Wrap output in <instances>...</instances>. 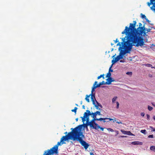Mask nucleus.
<instances>
[{
    "mask_svg": "<svg viewBox=\"0 0 155 155\" xmlns=\"http://www.w3.org/2000/svg\"><path fill=\"white\" fill-rule=\"evenodd\" d=\"M137 24L136 21H134L133 23H130L129 27L126 26L125 29L121 34H125L126 36L125 37L121 38L122 41V43L124 41L125 38H127V41L133 44V45L136 47H142L144 45V39L143 36H145L146 33L144 30L146 29L144 25L142 26L141 23H139V27L135 28Z\"/></svg>",
    "mask_w": 155,
    "mask_h": 155,
    "instance_id": "1",
    "label": "nucleus"
},
{
    "mask_svg": "<svg viewBox=\"0 0 155 155\" xmlns=\"http://www.w3.org/2000/svg\"><path fill=\"white\" fill-rule=\"evenodd\" d=\"M79 129V125L74 128H71V129L72 130V131L68 133L66 136H63L61 138L60 141L58 142L57 144L52 147L57 153H58V146L65 143L64 142V141L69 139L72 140L73 141L75 140L78 131Z\"/></svg>",
    "mask_w": 155,
    "mask_h": 155,
    "instance_id": "2",
    "label": "nucleus"
},
{
    "mask_svg": "<svg viewBox=\"0 0 155 155\" xmlns=\"http://www.w3.org/2000/svg\"><path fill=\"white\" fill-rule=\"evenodd\" d=\"M133 46H134L133 44L129 41L127 40L125 42L124 45V50H121L119 55L112 60L113 64H114L120 59H123L124 55L127 53H130Z\"/></svg>",
    "mask_w": 155,
    "mask_h": 155,
    "instance_id": "3",
    "label": "nucleus"
},
{
    "mask_svg": "<svg viewBox=\"0 0 155 155\" xmlns=\"http://www.w3.org/2000/svg\"><path fill=\"white\" fill-rule=\"evenodd\" d=\"M83 124L79 125V129H78L77 134L76 135L75 140L79 141L81 145L84 146V148L86 150L87 149L89 145L85 141L83 140L84 137V136L83 133L81 131V127Z\"/></svg>",
    "mask_w": 155,
    "mask_h": 155,
    "instance_id": "4",
    "label": "nucleus"
},
{
    "mask_svg": "<svg viewBox=\"0 0 155 155\" xmlns=\"http://www.w3.org/2000/svg\"><path fill=\"white\" fill-rule=\"evenodd\" d=\"M93 119L89 122L87 124H83V126H84V127H86L87 128V126L89 125L91 128L93 129L95 126H97L98 124L96 123L95 122V120H98L102 121V120H103L104 119H102V118H96V117H93Z\"/></svg>",
    "mask_w": 155,
    "mask_h": 155,
    "instance_id": "5",
    "label": "nucleus"
},
{
    "mask_svg": "<svg viewBox=\"0 0 155 155\" xmlns=\"http://www.w3.org/2000/svg\"><path fill=\"white\" fill-rule=\"evenodd\" d=\"M90 115H91L90 111L88 110H86V112H85L84 114L83 117H81L82 118V121L84 122L86 120L85 118H86L87 122H88L89 120L88 117Z\"/></svg>",
    "mask_w": 155,
    "mask_h": 155,
    "instance_id": "6",
    "label": "nucleus"
},
{
    "mask_svg": "<svg viewBox=\"0 0 155 155\" xmlns=\"http://www.w3.org/2000/svg\"><path fill=\"white\" fill-rule=\"evenodd\" d=\"M54 153L57 154L58 153L52 147L50 150H48L45 151L43 155H51Z\"/></svg>",
    "mask_w": 155,
    "mask_h": 155,
    "instance_id": "7",
    "label": "nucleus"
},
{
    "mask_svg": "<svg viewBox=\"0 0 155 155\" xmlns=\"http://www.w3.org/2000/svg\"><path fill=\"white\" fill-rule=\"evenodd\" d=\"M106 80L108 82H106L105 83L106 84H110L112 82L114 81V80H113L111 77H110L106 79Z\"/></svg>",
    "mask_w": 155,
    "mask_h": 155,
    "instance_id": "8",
    "label": "nucleus"
},
{
    "mask_svg": "<svg viewBox=\"0 0 155 155\" xmlns=\"http://www.w3.org/2000/svg\"><path fill=\"white\" fill-rule=\"evenodd\" d=\"M96 102L97 104L95 103L94 104L95 107H96V108L97 109L100 110V109L98 108L99 107H101V108H102V105L100 104L96 100Z\"/></svg>",
    "mask_w": 155,
    "mask_h": 155,
    "instance_id": "9",
    "label": "nucleus"
},
{
    "mask_svg": "<svg viewBox=\"0 0 155 155\" xmlns=\"http://www.w3.org/2000/svg\"><path fill=\"white\" fill-rule=\"evenodd\" d=\"M125 39L124 40V42L123 43V44L122 43V42H121V44L120 43V42H119L118 43H117V46H118V45H119V46H120V47H119V50H120V48H122V49L123 48H123H124V42H125L126 41H125V40L126 39L127 40V38H125Z\"/></svg>",
    "mask_w": 155,
    "mask_h": 155,
    "instance_id": "10",
    "label": "nucleus"
},
{
    "mask_svg": "<svg viewBox=\"0 0 155 155\" xmlns=\"http://www.w3.org/2000/svg\"><path fill=\"white\" fill-rule=\"evenodd\" d=\"M102 119H104L103 120H102V121H103L104 123L108 122L109 121L113 120V119L110 118H102Z\"/></svg>",
    "mask_w": 155,
    "mask_h": 155,
    "instance_id": "11",
    "label": "nucleus"
},
{
    "mask_svg": "<svg viewBox=\"0 0 155 155\" xmlns=\"http://www.w3.org/2000/svg\"><path fill=\"white\" fill-rule=\"evenodd\" d=\"M90 95L91 96V99L92 102L93 104H94L95 102L94 101V98L95 100V101L96 100L95 98V97L94 94H91Z\"/></svg>",
    "mask_w": 155,
    "mask_h": 155,
    "instance_id": "12",
    "label": "nucleus"
},
{
    "mask_svg": "<svg viewBox=\"0 0 155 155\" xmlns=\"http://www.w3.org/2000/svg\"><path fill=\"white\" fill-rule=\"evenodd\" d=\"M97 83V81H95L94 82V83L93 84V87H92V91H91V94H93V92L94 91H95V89L96 88V87H95V85H96Z\"/></svg>",
    "mask_w": 155,
    "mask_h": 155,
    "instance_id": "13",
    "label": "nucleus"
},
{
    "mask_svg": "<svg viewBox=\"0 0 155 155\" xmlns=\"http://www.w3.org/2000/svg\"><path fill=\"white\" fill-rule=\"evenodd\" d=\"M99 128H100L101 130L102 131H103L104 129V128L102 127H101L98 124H97V126H95L93 129H95V130H98Z\"/></svg>",
    "mask_w": 155,
    "mask_h": 155,
    "instance_id": "14",
    "label": "nucleus"
},
{
    "mask_svg": "<svg viewBox=\"0 0 155 155\" xmlns=\"http://www.w3.org/2000/svg\"><path fill=\"white\" fill-rule=\"evenodd\" d=\"M132 144H133L134 145H139V144L141 145L142 144V143L141 142H140L139 141H134V142H132Z\"/></svg>",
    "mask_w": 155,
    "mask_h": 155,
    "instance_id": "15",
    "label": "nucleus"
},
{
    "mask_svg": "<svg viewBox=\"0 0 155 155\" xmlns=\"http://www.w3.org/2000/svg\"><path fill=\"white\" fill-rule=\"evenodd\" d=\"M145 28L146 29L144 30V32L146 33V35H145V36L147 35L146 34L148 32H150V31L151 30V29H149L148 28H147L145 27Z\"/></svg>",
    "mask_w": 155,
    "mask_h": 155,
    "instance_id": "16",
    "label": "nucleus"
},
{
    "mask_svg": "<svg viewBox=\"0 0 155 155\" xmlns=\"http://www.w3.org/2000/svg\"><path fill=\"white\" fill-rule=\"evenodd\" d=\"M90 95H86V97L85 98V100L88 102H90L89 99V97Z\"/></svg>",
    "mask_w": 155,
    "mask_h": 155,
    "instance_id": "17",
    "label": "nucleus"
},
{
    "mask_svg": "<svg viewBox=\"0 0 155 155\" xmlns=\"http://www.w3.org/2000/svg\"><path fill=\"white\" fill-rule=\"evenodd\" d=\"M150 149L153 151L155 152V146H152L150 147Z\"/></svg>",
    "mask_w": 155,
    "mask_h": 155,
    "instance_id": "18",
    "label": "nucleus"
},
{
    "mask_svg": "<svg viewBox=\"0 0 155 155\" xmlns=\"http://www.w3.org/2000/svg\"><path fill=\"white\" fill-rule=\"evenodd\" d=\"M104 74H101L100 76H98L97 78V79H99L101 78H102L103 79H104Z\"/></svg>",
    "mask_w": 155,
    "mask_h": 155,
    "instance_id": "19",
    "label": "nucleus"
},
{
    "mask_svg": "<svg viewBox=\"0 0 155 155\" xmlns=\"http://www.w3.org/2000/svg\"><path fill=\"white\" fill-rule=\"evenodd\" d=\"M153 5V6L150 7V8L152 10H153L154 9V8H155V2H153V3L152 4Z\"/></svg>",
    "mask_w": 155,
    "mask_h": 155,
    "instance_id": "20",
    "label": "nucleus"
},
{
    "mask_svg": "<svg viewBox=\"0 0 155 155\" xmlns=\"http://www.w3.org/2000/svg\"><path fill=\"white\" fill-rule=\"evenodd\" d=\"M78 108L77 107H75L74 108V109L71 110V111L73 112H74L75 113V114H76V112H77V110Z\"/></svg>",
    "mask_w": 155,
    "mask_h": 155,
    "instance_id": "21",
    "label": "nucleus"
},
{
    "mask_svg": "<svg viewBox=\"0 0 155 155\" xmlns=\"http://www.w3.org/2000/svg\"><path fill=\"white\" fill-rule=\"evenodd\" d=\"M95 117H96L97 114H98V115H100L101 114L100 111H97L96 112H95Z\"/></svg>",
    "mask_w": 155,
    "mask_h": 155,
    "instance_id": "22",
    "label": "nucleus"
},
{
    "mask_svg": "<svg viewBox=\"0 0 155 155\" xmlns=\"http://www.w3.org/2000/svg\"><path fill=\"white\" fill-rule=\"evenodd\" d=\"M111 73L110 72H109L107 74L106 77H108V78L111 77L110 76L111 75Z\"/></svg>",
    "mask_w": 155,
    "mask_h": 155,
    "instance_id": "23",
    "label": "nucleus"
},
{
    "mask_svg": "<svg viewBox=\"0 0 155 155\" xmlns=\"http://www.w3.org/2000/svg\"><path fill=\"white\" fill-rule=\"evenodd\" d=\"M117 98V97L115 96L112 99V101L113 103H114V102L116 101Z\"/></svg>",
    "mask_w": 155,
    "mask_h": 155,
    "instance_id": "24",
    "label": "nucleus"
},
{
    "mask_svg": "<svg viewBox=\"0 0 155 155\" xmlns=\"http://www.w3.org/2000/svg\"><path fill=\"white\" fill-rule=\"evenodd\" d=\"M141 133L145 134H146V130H142L140 131Z\"/></svg>",
    "mask_w": 155,
    "mask_h": 155,
    "instance_id": "25",
    "label": "nucleus"
},
{
    "mask_svg": "<svg viewBox=\"0 0 155 155\" xmlns=\"http://www.w3.org/2000/svg\"><path fill=\"white\" fill-rule=\"evenodd\" d=\"M127 134L129 135H131L132 136L134 134L132 133L130 131H127Z\"/></svg>",
    "mask_w": 155,
    "mask_h": 155,
    "instance_id": "26",
    "label": "nucleus"
},
{
    "mask_svg": "<svg viewBox=\"0 0 155 155\" xmlns=\"http://www.w3.org/2000/svg\"><path fill=\"white\" fill-rule=\"evenodd\" d=\"M113 64H113V63H112L110 67V68H109V72H112L113 71V70L112 69H111V68Z\"/></svg>",
    "mask_w": 155,
    "mask_h": 155,
    "instance_id": "27",
    "label": "nucleus"
},
{
    "mask_svg": "<svg viewBox=\"0 0 155 155\" xmlns=\"http://www.w3.org/2000/svg\"><path fill=\"white\" fill-rule=\"evenodd\" d=\"M141 18L143 19V18L145 19L146 18V16L145 15H143L142 13L141 14Z\"/></svg>",
    "mask_w": 155,
    "mask_h": 155,
    "instance_id": "28",
    "label": "nucleus"
},
{
    "mask_svg": "<svg viewBox=\"0 0 155 155\" xmlns=\"http://www.w3.org/2000/svg\"><path fill=\"white\" fill-rule=\"evenodd\" d=\"M145 66L148 67H152V65L150 64H145Z\"/></svg>",
    "mask_w": 155,
    "mask_h": 155,
    "instance_id": "29",
    "label": "nucleus"
},
{
    "mask_svg": "<svg viewBox=\"0 0 155 155\" xmlns=\"http://www.w3.org/2000/svg\"><path fill=\"white\" fill-rule=\"evenodd\" d=\"M148 109L150 111H151L153 109V107L151 106H148Z\"/></svg>",
    "mask_w": 155,
    "mask_h": 155,
    "instance_id": "30",
    "label": "nucleus"
},
{
    "mask_svg": "<svg viewBox=\"0 0 155 155\" xmlns=\"http://www.w3.org/2000/svg\"><path fill=\"white\" fill-rule=\"evenodd\" d=\"M121 131L122 132L123 134H127V131H125V130H121Z\"/></svg>",
    "mask_w": 155,
    "mask_h": 155,
    "instance_id": "31",
    "label": "nucleus"
},
{
    "mask_svg": "<svg viewBox=\"0 0 155 155\" xmlns=\"http://www.w3.org/2000/svg\"><path fill=\"white\" fill-rule=\"evenodd\" d=\"M99 83L101 85L103 84H106L105 82L104 81H103L102 82H100Z\"/></svg>",
    "mask_w": 155,
    "mask_h": 155,
    "instance_id": "32",
    "label": "nucleus"
},
{
    "mask_svg": "<svg viewBox=\"0 0 155 155\" xmlns=\"http://www.w3.org/2000/svg\"><path fill=\"white\" fill-rule=\"evenodd\" d=\"M101 85H100V84L99 83L98 84L95 85V87L96 88L99 87L101 86Z\"/></svg>",
    "mask_w": 155,
    "mask_h": 155,
    "instance_id": "33",
    "label": "nucleus"
},
{
    "mask_svg": "<svg viewBox=\"0 0 155 155\" xmlns=\"http://www.w3.org/2000/svg\"><path fill=\"white\" fill-rule=\"evenodd\" d=\"M107 129L108 130L110 131L111 132H113L114 131V130L111 128H107Z\"/></svg>",
    "mask_w": 155,
    "mask_h": 155,
    "instance_id": "34",
    "label": "nucleus"
},
{
    "mask_svg": "<svg viewBox=\"0 0 155 155\" xmlns=\"http://www.w3.org/2000/svg\"><path fill=\"white\" fill-rule=\"evenodd\" d=\"M126 74L131 75L132 74V72H128L126 73Z\"/></svg>",
    "mask_w": 155,
    "mask_h": 155,
    "instance_id": "35",
    "label": "nucleus"
},
{
    "mask_svg": "<svg viewBox=\"0 0 155 155\" xmlns=\"http://www.w3.org/2000/svg\"><path fill=\"white\" fill-rule=\"evenodd\" d=\"M116 104H117L116 108H117L118 109L119 107V102L117 101L116 102Z\"/></svg>",
    "mask_w": 155,
    "mask_h": 155,
    "instance_id": "36",
    "label": "nucleus"
},
{
    "mask_svg": "<svg viewBox=\"0 0 155 155\" xmlns=\"http://www.w3.org/2000/svg\"><path fill=\"white\" fill-rule=\"evenodd\" d=\"M148 138H153V134L150 135L148 137Z\"/></svg>",
    "mask_w": 155,
    "mask_h": 155,
    "instance_id": "37",
    "label": "nucleus"
},
{
    "mask_svg": "<svg viewBox=\"0 0 155 155\" xmlns=\"http://www.w3.org/2000/svg\"><path fill=\"white\" fill-rule=\"evenodd\" d=\"M153 3H152V2L151 1H150V2H148L147 3V5H148V6H150V5H151L153 4Z\"/></svg>",
    "mask_w": 155,
    "mask_h": 155,
    "instance_id": "38",
    "label": "nucleus"
},
{
    "mask_svg": "<svg viewBox=\"0 0 155 155\" xmlns=\"http://www.w3.org/2000/svg\"><path fill=\"white\" fill-rule=\"evenodd\" d=\"M91 115H93V116H91L92 117H95V112L94 113H91Z\"/></svg>",
    "mask_w": 155,
    "mask_h": 155,
    "instance_id": "39",
    "label": "nucleus"
},
{
    "mask_svg": "<svg viewBox=\"0 0 155 155\" xmlns=\"http://www.w3.org/2000/svg\"><path fill=\"white\" fill-rule=\"evenodd\" d=\"M147 120H149L150 118V116L148 114H147Z\"/></svg>",
    "mask_w": 155,
    "mask_h": 155,
    "instance_id": "40",
    "label": "nucleus"
},
{
    "mask_svg": "<svg viewBox=\"0 0 155 155\" xmlns=\"http://www.w3.org/2000/svg\"><path fill=\"white\" fill-rule=\"evenodd\" d=\"M140 115L142 117H144V115H145V114L143 112H142V113H141Z\"/></svg>",
    "mask_w": 155,
    "mask_h": 155,
    "instance_id": "41",
    "label": "nucleus"
},
{
    "mask_svg": "<svg viewBox=\"0 0 155 155\" xmlns=\"http://www.w3.org/2000/svg\"><path fill=\"white\" fill-rule=\"evenodd\" d=\"M145 19L146 21L148 23H150V21L147 18H146Z\"/></svg>",
    "mask_w": 155,
    "mask_h": 155,
    "instance_id": "42",
    "label": "nucleus"
},
{
    "mask_svg": "<svg viewBox=\"0 0 155 155\" xmlns=\"http://www.w3.org/2000/svg\"><path fill=\"white\" fill-rule=\"evenodd\" d=\"M114 41V43H117V42H118L119 41L118 40L117 38L116 39V40L115 41Z\"/></svg>",
    "mask_w": 155,
    "mask_h": 155,
    "instance_id": "43",
    "label": "nucleus"
},
{
    "mask_svg": "<svg viewBox=\"0 0 155 155\" xmlns=\"http://www.w3.org/2000/svg\"><path fill=\"white\" fill-rule=\"evenodd\" d=\"M117 123H118V124H122V122L120 121V122H116Z\"/></svg>",
    "mask_w": 155,
    "mask_h": 155,
    "instance_id": "44",
    "label": "nucleus"
},
{
    "mask_svg": "<svg viewBox=\"0 0 155 155\" xmlns=\"http://www.w3.org/2000/svg\"><path fill=\"white\" fill-rule=\"evenodd\" d=\"M82 108L83 109H85V106L84 105H83L82 106Z\"/></svg>",
    "mask_w": 155,
    "mask_h": 155,
    "instance_id": "45",
    "label": "nucleus"
},
{
    "mask_svg": "<svg viewBox=\"0 0 155 155\" xmlns=\"http://www.w3.org/2000/svg\"><path fill=\"white\" fill-rule=\"evenodd\" d=\"M120 62H124V60H121L120 61Z\"/></svg>",
    "mask_w": 155,
    "mask_h": 155,
    "instance_id": "46",
    "label": "nucleus"
},
{
    "mask_svg": "<svg viewBox=\"0 0 155 155\" xmlns=\"http://www.w3.org/2000/svg\"><path fill=\"white\" fill-rule=\"evenodd\" d=\"M150 1H151L153 3V2H155V0H150Z\"/></svg>",
    "mask_w": 155,
    "mask_h": 155,
    "instance_id": "47",
    "label": "nucleus"
},
{
    "mask_svg": "<svg viewBox=\"0 0 155 155\" xmlns=\"http://www.w3.org/2000/svg\"><path fill=\"white\" fill-rule=\"evenodd\" d=\"M153 118L155 120V116H153Z\"/></svg>",
    "mask_w": 155,
    "mask_h": 155,
    "instance_id": "48",
    "label": "nucleus"
},
{
    "mask_svg": "<svg viewBox=\"0 0 155 155\" xmlns=\"http://www.w3.org/2000/svg\"><path fill=\"white\" fill-rule=\"evenodd\" d=\"M75 120H76V121H78V118H76L75 119Z\"/></svg>",
    "mask_w": 155,
    "mask_h": 155,
    "instance_id": "49",
    "label": "nucleus"
},
{
    "mask_svg": "<svg viewBox=\"0 0 155 155\" xmlns=\"http://www.w3.org/2000/svg\"><path fill=\"white\" fill-rule=\"evenodd\" d=\"M93 153H90V155H93Z\"/></svg>",
    "mask_w": 155,
    "mask_h": 155,
    "instance_id": "50",
    "label": "nucleus"
},
{
    "mask_svg": "<svg viewBox=\"0 0 155 155\" xmlns=\"http://www.w3.org/2000/svg\"><path fill=\"white\" fill-rule=\"evenodd\" d=\"M153 28V27H151V28H149L148 29H151V30L152 29V28Z\"/></svg>",
    "mask_w": 155,
    "mask_h": 155,
    "instance_id": "51",
    "label": "nucleus"
},
{
    "mask_svg": "<svg viewBox=\"0 0 155 155\" xmlns=\"http://www.w3.org/2000/svg\"><path fill=\"white\" fill-rule=\"evenodd\" d=\"M153 11H155V8H154V9H153Z\"/></svg>",
    "mask_w": 155,
    "mask_h": 155,
    "instance_id": "52",
    "label": "nucleus"
},
{
    "mask_svg": "<svg viewBox=\"0 0 155 155\" xmlns=\"http://www.w3.org/2000/svg\"><path fill=\"white\" fill-rule=\"evenodd\" d=\"M151 68H155V67H151Z\"/></svg>",
    "mask_w": 155,
    "mask_h": 155,
    "instance_id": "53",
    "label": "nucleus"
},
{
    "mask_svg": "<svg viewBox=\"0 0 155 155\" xmlns=\"http://www.w3.org/2000/svg\"><path fill=\"white\" fill-rule=\"evenodd\" d=\"M116 132H117V134H118V131H116Z\"/></svg>",
    "mask_w": 155,
    "mask_h": 155,
    "instance_id": "54",
    "label": "nucleus"
},
{
    "mask_svg": "<svg viewBox=\"0 0 155 155\" xmlns=\"http://www.w3.org/2000/svg\"><path fill=\"white\" fill-rule=\"evenodd\" d=\"M113 45H114V44H113L112 43H111V45L112 46Z\"/></svg>",
    "mask_w": 155,
    "mask_h": 155,
    "instance_id": "55",
    "label": "nucleus"
},
{
    "mask_svg": "<svg viewBox=\"0 0 155 155\" xmlns=\"http://www.w3.org/2000/svg\"><path fill=\"white\" fill-rule=\"evenodd\" d=\"M150 25H153V24H150Z\"/></svg>",
    "mask_w": 155,
    "mask_h": 155,
    "instance_id": "56",
    "label": "nucleus"
},
{
    "mask_svg": "<svg viewBox=\"0 0 155 155\" xmlns=\"http://www.w3.org/2000/svg\"><path fill=\"white\" fill-rule=\"evenodd\" d=\"M75 105H76V106H78V105L77 104H75Z\"/></svg>",
    "mask_w": 155,
    "mask_h": 155,
    "instance_id": "57",
    "label": "nucleus"
},
{
    "mask_svg": "<svg viewBox=\"0 0 155 155\" xmlns=\"http://www.w3.org/2000/svg\"><path fill=\"white\" fill-rule=\"evenodd\" d=\"M115 56V55H114V56H113V57H114Z\"/></svg>",
    "mask_w": 155,
    "mask_h": 155,
    "instance_id": "58",
    "label": "nucleus"
},
{
    "mask_svg": "<svg viewBox=\"0 0 155 155\" xmlns=\"http://www.w3.org/2000/svg\"><path fill=\"white\" fill-rule=\"evenodd\" d=\"M67 133V132H66L65 133V134H66Z\"/></svg>",
    "mask_w": 155,
    "mask_h": 155,
    "instance_id": "59",
    "label": "nucleus"
},
{
    "mask_svg": "<svg viewBox=\"0 0 155 155\" xmlns=\"http://www.w3.org/2000/svg\"><path fill=\"white\" fill-rule=\"evenodd\" d=\"M81 104H82V102H81Z\"/></svg>",
    "mask_w": 155,
    "mask_h": 155,
    "instance_id": "60",
    "label": "nucleus"
}]
</instances>
